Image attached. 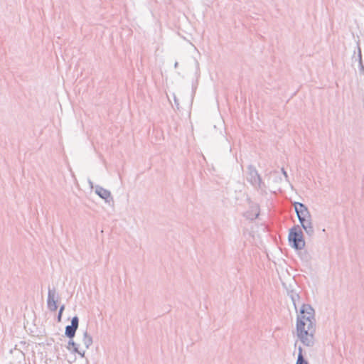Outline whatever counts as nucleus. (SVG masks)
<instances>
[{"instance_id":"1","label":"nucleus","mask_w":364,"mask_h":364,"mask_svg":"<svg viewBox=\"0 0 364 364\" xmlns=\"http://www.w3.org/2000/svg\"><path fill=\"white\" fill-rule=\"evenodd\" d=\"M316 331L315 311L309 304H304L296 320V335L299 341L307 347L314 345Z\"/></svg>"},{"instance_id":"2","label":"nucleus","mask_w":364,"mask_h":364,"mask_svg":"<svg viewBox=\"0 0 364 364\" xmlns=\"http://www.w3.org/2000/svg\"><path fill=\"white\" fill-rule=\"evenodd\" d=\"M289 242L295 250H302L305 246V241L299 225H294L289 230Z\"/></svg>"},{"instance_id":"3","label":"nucleus","mask_w":364,"mask_h":364,"mask_svg":"<svg viewBox=\"0 0 364 364\" xmlns=\"http://www.w3.org/2000/svg\"><path fill=\"white\" fill-rule=\"evenodd\" d=\"M247 181L254 187V188L262 189L265 187L264 182L258 173L257 170L253 165H249L246 172Z\"/></svg>"},{"instance_id":"4","label":"nucleus","mask_w":364,"mask_h":364,"mask_svg":"<svg viewBox=\"0 0 364 364\" xmlns=\"http://www.w3.org/2000/svg\"><path fill=\"white\" fill-rule=\"evenodd\" d=\"M294 206L299 221H304V219L311 218V215L309 209L304 204L299 202H295L294 203Z\"/></svg>"},{"instance_id":"5","label":"nucleus","mask_w":364,"mask_h":364,"mask_svg":"<svg viewBox=\"0 0 364 364\" xmlns=\"http://www.w3.org/2000/svg\"><path fill=\"white\" fill-rule=\"evenodd\" d=\"M58 295L55 287L48 288L47 306L50 311H55L58 309L57 302Z\"/></svg>"},{"instance_id":"6","label":"nucleus","mask_w":364,"mask_h":364,"mask_svg":"<svg viewBox=\"0 0 364 364\" xmlns=\"http://www.w3.org/2000/svg\"><path fill=\"white\" fill-rule=\"evenodd\" d=\"M79 326V318L75 316L71 319V324L65 327V335L70 339H73Z\"/></svg>"},{"instance_id":"7","label":"nucleus","mask_w":364,"mask_h":364,"mask_svg":"<svg viewBox=\"0 0 364 364\" xmlns=\"http://www.w3.org/2000/svg\"><path fill=\"white\" fill-rule=\"evenodd\" d=\"M95 193L97 194L101 198L104 199L106 203H110V202L114 203L113 198L111 195V192L100 186H96L95 187Z\"/></svg>"},{"instance_id":"8","label":"nucleus","mask_w":364,"mask_h":364,"mask_svg":"<svg viewBox=\"0 0 364 364\" xmlns=\"http://www.w3.org/2000/svg\"><path fill=\"white\" fill-rule=\"evenodd\" d=\"M299 223H301V227L303 228V229L304 230V231L306 232V233L308 235H309V236L314 235V229L312 225L311 217L304 219V221H299Z\"/></svg>"},{"instance_id":"9","label":"nucleus","mask_w":364,"mask_h":364,"mask_svg":"<svg viewBox=\"0 0 364 364\" xmlns=\"http://www.w3.org/2000/svg\"><path fill=\"white\" fill-rule=\"evenodd\" d=\"M355 60H358V64H359L360 75H363L364 74V65L363 63L361 48L359 46H358V56H357Z\"/></svg>"},{"instance_id":"10","label":"nucleus","mask_w":364,"mask_h":364,"mask_svg":"<svg viewBox=\"0 0 364 364\" xmlns=\"http://www.w3.org/2000/svg\"><path fill=\"white\" fill-rule=\"evenodd\" d=\"M82 343L87 349L92 344V338L88 334L87 331L83 333Z\"/></svg>"},{"instance_id":"11","label":"nucleus","mask_w":364,"mask_h":364,"mask_svg":"<svg viewBox=\"0 0 364 364\" xmlns=\"http://www.w3.org/2000/svg\"><path fill=\"white\" fill-rule=\"evenodd\" d=\"M298 357H297V360L296 363H300V362H303V361H306V360L304 358V355H303V350H302V348L301 346H299L298 348Z\"/></svg>"},{"instance_id":"12","label":"nucleus","mask_w":364,"mask_h":364,"mask_svg":"<svg viewBox=\"0 0 364 364\" xmlns=\"http://www.w3.org/2000/svg\"><path fill=\"white\" fill-rule=\"evenodd\" d=\"M64 309H65V306L62 305L60 307V309H59V311H58V316H57V319H58V322L61 321V318H62V315H63V312Z\"/></svg>"},{"instance_id":"13","label":"nucleus","mask_w":364,"mask_h":364,"mask_svg":"<svg viewBox=\"0 0 364 364\" xmlns=\"http://www.w3.org/2000/svg\"><path fill=\"white\" fill-rule=\"evenodd\" d=\"M70 346H72L73 347V350L75 348H78L77 347V345L72 340L70 339L68 342V349L70 350Z\"/></svg>"},{"instance_id":"14","label":"nucleus","mask_w":364,"mask_h":364,"mask_svg":"<svg viewBox=\"0 0 364 364\" xmlns=\"http://www.w3.org/2000/svg\"><path fill=\"white\" fill-rule=\"evenodd\" d=\"M73 351L74 353H77V354H79L81 357H84L85 356V351L83 350V351H80L78 350V348H75Z\"/></svg>"},{"instance_id":"15","label":"nucleus","mask_w":364,"mask_h":364,"mask_svg":"<svg viewBox=\"0 0 364 364\" xmlns=\"http://www.w3.org/2000/svg\"><path fill=\"white\" fill-rule=\"evenodd\" d=\"M173 100H174L175 105H176L177 109H179V102H178V100L177 99V97L175 95H173Z\"/></svg>"},{"instance_id":"16","label":"nucleus","mask_w":364,"mask_h":364,"mask_svg":"<svg viewBox=\"0 0 364 364\" xmlns=\"http://www.w3.org/2000/svg\"><path fill=\"white\" fill-rule=\"evenodd\" d=\"M282 172L283 175L285 176V178H287L288 175H287V171L284 168H282Z\"/></svg>"},{"instance_id":"17","label":"nucleus","mask_w":364,"mask_h":364,"mask_svg":"<svg viewBox=\"0 0 364 364\" xmlns=\"http://www.w3.org/2000/svg\"><path fill=\"white\" fill-rule=\"evenodd\" d=\"M195 64H196V70H199V63L196 60H195Z\"/></svg>"},{"instance_id":"18","label":"nucleus","mask_w":364,"mask_h":364,"mask_svg":"<svg viewBox=\"0 0 364 364\" xmlns=\"http://www.w3.org/2000/svg\"><path fill=\"white\" fill-rule=\"evenodd\" d=\"M296 364H309L307 360L306 361H303V362H300V363H296Z\"/></svg>"},{"instance_id":"19","label":"nucleus","mask_w":364,"mask_h":364,"mask_svg":"<svg viewBox=\"0 0 364 364\" xmlns=\"http://www.w3.org/2000/svg\"><path fill=\"white\" fill-rule=\"evenodd\" d=\"M178 62H176V63H174V68H178Z\"/></svg>"},{"instance_id":"20","label":"nucleus","mask_w":364,"mask_h":364,"mask_svg":"<svg viewBox=\"0 0 364 364\" xmlns=\"http://www.w3.org/2000/svg\"><path fill=\"white\" fill-rule=\"evenodd\" d=\"M258 215H259V213H256V214H255V218H257V217H258Z\"/></svg>"}]
</instances>
